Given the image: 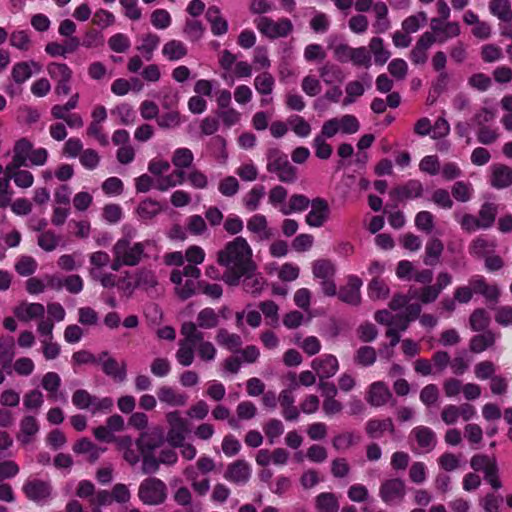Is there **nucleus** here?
Listing matches in <instances>:
<instances>
[{
	"instance_id": "obj_1",
	"label": "nucleus",
	"mask_w": 512,
	"mask_h": 512,
	"mask_svg": "<svg viewBox=\"0 0 512 512\" xmlns=\"http://www.w3.org/2000/svg\"><path fill=\"white\" fill-rule=\"evenodd\" d=\"M217 263L225 268L222 280L229 286L239 285V273L254 268L252 249L245 238L238 236L217 253Z\"/></svg>"
},
{
	"instance_id": "obj_2",
	"label": "nucleus",
	"mask_w": 512,
	"mask_h": 512,
	"mask_svg": "<svg viewBox=\"0 0 512 512\" xmlns=\"http://www.w3.org/2000/svg\"><path fill=\"white\" fill-rule=\"evenodd\" d=\"M181 334L184 338L179 341V348L175 357L180 365L188 367L194 361V349L198 341L202 339V331L197 329L194 322L188 321L182 324Z\"/></svg>"
},
{
	"instance_id": "obj_3",
	"label": "nucleus",
	"mask_w": 512,
	"mask_h": 512,
	"mask_svg": "<svg viewBox=\"0 0 512 512\" xmlns=\"http://www.w3.org/2000/svg\"><path fill=\"white\" fill-rule=\"evenodd\" d=\"M267 170L275 173L279 181L284 183H293L297 178L296 168L289 162L287 155L278 148L268 150Z\"/></svg>"
},
{
	"instance_id": "obj_4",
	"label": "nucleus",
	"mask_w": 512,
	"mask_h": 512,
	"mask_svg": "<svg viewBox=\"0 0 512 512\" xmlns=\"http://www.w3.org/2000/svg\"><path fill=\"white\" fill-rule=\"evenodd\" d=\"M138 497L145 505H160L167 499V486L158 478H146L139 485Z\"/></svg>"
},
{
	"instance_id": "obj_5",
	"label": "nucleus",
	"mask_w": 512,
	"mask_h": 512,
	"mask_svg": "<svg viewBox=\"0 0 512 512\" xmlns=\"http://www.w3.org/2000/svg\"><path fill=\"white\" fill-rule=\"evenodd\" d=\"M148 242H132L129 237L118 239L113 248L127 262V266H137L146 257L145 248Z\"/></svg>"
},
{
	"instance_id": "obj_6",
	"label": "nucleus",
	"mask_w": 512,
	"mask_h": 512,
	"mask_svg": "<svg viewBox=\"0 0 512 512\" xmlns=\"http://www.w3.org/2000/svg\"><path fill=\"white\" fill-rule=\"evenodd\" d=\"M255 25L261 34L270 39L286 37L293 30L292 22L287 18L274 21L269 17L262 16L255 20Z\"/></svg>"
},
{
	"instance_id": "obj_7",
	"label": "nucleus",
	"mask_w": 512,
	"mask_h": 512,
	"mask_svg": "<svg viewBox=\"0 0 512 512\" xmlns=\"http://www.w3.org/2000/svg\"><path fill=\"white\" fill-rule=\"evenodd\" d=\"M166 421L169 425L167 442L171 447L181 446L189 433L186 419L181 417L179 411H172L166 414Z\"/></svg>"
},
{
	"instance_id": "obj_8",
	"label": "nucleus",
	"mask_w": 512,
	"mask_h": 512,
	"mask_svg": "<svg viewBox=\"0 0 512 512\" xmlns=\"http://www.w3.org/2000/svg\"><path fill=\"white\" fill-rule=\"evenodd\" d=\"M406 495L405 482L400 478L383 481L379 488V496L388 505L399 504Z\"/></svg>"
},
{
	"instance_id": "obj_9",
	"label": "nucleus",
	"mask_w": 512,
	"mask_h": 512,
	"mask_svg": "<svg viewBox=\"0 0 512 512\" xmlns=\"http://www.w3.org/2000/svg\"><path fill=\"white\" fill-rule=\"evenodd\" d=\"M98 363L105 375L114 381L123 382L127 377V364L125 361L118 362L109 352L103 351L98 357Z\"/></svg>"
},
{
	"instance_id": "obj_10",
	"label": "nucleus",
	"mask_w": 512,
	"mask_h": 512,
	"mask_svg": "<svg viewBox=\"0 0 512 512\" xmlns=\"http://www.w3.org/2000/svg\"><path fill=\"white\" fill-rule=\"evenodd\" d=\"M362 280L355 275H350L347 279V283L344 286H341L337 296L338 298L350 305L357 307L361 304L362 297H361V287H362Z\"/></svg>"
},
{
	"instance_id": "obj_11",
	"label": "nucleus",
	"mask_w": 512,
	"mask_h": 512,
	"mask_svg": "<svg viewBox=\"0 0 512 512\" xmlns=\"http://www.w3.org/2000/svg\"><path fill=\"white\" fill-rule=\"evenodd\" d=\"M26 497L34 502L45 501L52 494V486L49 481L40 479L28 480L22 488Z\"/></svg>"
},
{
	"instance_id": "obj_12",
	"label": "nucleus",
	"mask_w": 512,
	"mask_h": 512,
	"mask_svg": "<svg viewBox=\"0 0 512 512\" xmlns=\"http://www.w3.org/2000/svg\"><path fill=\"white\" fill-rule=\"evenodd\" d=\"M164 443V433L159 427L143 432L136 441L140 453H153Z\"/></svg>"
},
{
	"instance_id": "obj_13",
	"label": "nucleus",
	"mask_w": 512,
	"mask_h": 512,
	"mask_svg": "<svg viewBox=\"0 0 512 512\" xmlns=\"http://www.w3.org/2000/svg\"><path fill=\"white\" fill-rule=\"evenodd\" d=\"M311 210L306 215V223L311 227H321L329 218L330 209L326 200L315 198L311 201Z\"/></svg>"
},
{
	"instance_id": "obj_14",
	"label": "nucleus",
	"mask_w": 512,
	"mask_h": 512,
	"mask_svg": "<svg viewBox=\"0 0 512 512\" xmlns=\"http://www.w3.org/2000/svg\"><path fill=\"white\" fill-rule=\"evenodd\" d=\"M473 293L482 295L487 302L497 303L500 297V289L497 285H490L483 276L475 275L469 279Z\"/></svg>"
},
{
	"instance_id": "obj_15",
	"label": "nucleus",
	"mask_w": 512,
	"mask_h": 512,
	"mask_svg": "<svg viewBox=\"0 0 512 512\" xmlns=\"http://www.w3.org/2000/svg\"><path fill=\"white\" fill-rule=\"evenodd\" d=\"M437 41L436 36L431 32H425L418 39L415 47L410 52V59L415 65L426 63L428 49Z\"/></svg>"
},
{
	"instance_id": "obj_16",
	"label": "nucleus",
	"mask_w": 512,
	"mask_h": 512,
	"mask_svg": "<svg viewBox=\"0 0 512 512\" xmlns=\"http://www.w3.org/2000/svg\"><path fill=\"white\" fill-rule=\"evenodd\" d=\"M311 367L316 372L320 380H323L334 376L339 369V364L334 355L327 354L322 357L315 358L311 363Z\"/></svg>"
},
{
	"instance_id": "obj_17",
	"label": "nucleus",
	"mask_w": 512,
	"mask_h": 512,
	"mask_svg": "<svg viewBox=\"0 0 512 512\" xmlns=\"http://www.w3.org/2000/svg\"><path fill=\"white\" fill-rule=\"evenodd\" d=\"M251 470L245 460H237L227 466L224 478L235 484H245L249 481Z\"/></svg>"
},
{
	"instance_id": "obj_18",
	"label": "nucleus",
	"mask_w": 512,
	"mask_h": 512,
	"mask_svg": "<svg viewBox=\"0 0 512 512\" xmlns=\"http://www.w3.org/2000/svg\"><path fill=\"white\" fill-rule=\"evenodd\" d=\"M241 279H243L242 285L244 290L252 295H259L266 284L265 278L261 273L257 272L256 263L254 264L252 271L239 273V283L241 282Z\"/></svg>"
},
{
	"instance_id": "obj_19",
	"label": "nucleus",
	"mask_w": 512,
	"mask_h": 512,
	"mask_svg": "<svg viewBox=\"0 0 512 512\" xmlns=\"http://www.w3.org/2000/svg\"><path fill=\"white\" fill-rule=\"evenodd\" d=\"M13 313L20 321L29 322L44 318L45 307L41 303L21 302L13 309Z\"/></svg>"
},
{
	"instance_id": "obj_20",
	"label": "nucleus",
	"mask_w": 512,
	"mask_h": 512,
	"mask_svg": "<svg viewBox=\"0 0 512 512\" xmlns=\"http://www.w3.org/2000/svg\"><path fill=\"white\" fill-rule=\"evenodd\" d=\"M490 184L495 189H504L512 185V167L504 164L491 166Z\"/></svg>"
},
{
	"instance_id": "obj_21",
	"label": "nucleus",
	"mask_w": 512,
	"mask_h": 512,
	"mask_svg": "<svg viewBox=\"0 0 512 512\" xmlns=\"http://www.w3.org/2000/svg\"><path fill=\"white\" fill-rule=\"evenodd\" d=\"M423 194V186L418 180H410L390 191V196L398 201L419 198Z\"/></svg>"
},
{
	"instance_id": "obj_22",
	"label": "nucleus",
	"mask_w": 512,
	"mask_h": 512,
	"mask_svg": "<svg viewBox=\"0 0 512 512\" xmlns=\"http://www.w3.org/2000/svg\"><path fill=\"white\" fill-rule=\"evenodd\" d=\"M497 334L492 330H486L483 333L474 335L469 341L471 352L479 354L495 346Z\"/></svg>"
},
{
	"instance_id": "obj_23",
	"label": "nucleus",
	"mask_w": 512,
	"mask_h": 512,
	"mask_svg": "<svg viewBox=\"0 0 512 512\" xmlns=\"http://www.w3.org/2000/svg\"><path fill=\"white\" fill-rule=\"evenodd\" d=\"M391 397L389 388L383 382H375L370 386L367 402L372 406L380 407L385 405Z\"/></svg>"
},
{
	"instance_id": "obj_24",
	"label": "nucleus",
	"mask_w": 512,
	"mask_h": 512,
	"mask_svg": "<svg viewBox=\"0 0 512 512\" xmlns=\"http://www.w3.org/2000/svg\"><path fill=\"white\" fill-rule=\"evenodd\" d=\"M412 434L414 435L418 446L424 449L425 452H430L435 448L437 438L432 429L426 426H418L412 430Z\"/></svg>"
},
{
	"instance_id": "obj_25",
	"label": "nucleus",
	"mask_w": 512,
	"mask_h": 512,
	"mask_svg": "<svg viewBox=\"0 0 512 512\" xmlns=\"http://www.w3.org/2000/svg\"><path fill=\"white\" fill-rule=\"evenodd\" d=\"M205 16L211 25V31L214 35L220 36L227 32L228 23L222 17L221 11L217 6H210L206 11Z\"/></svg>"
},
{
	"instance_id": "obj_26",
	"label": "nucleus",
	"mask_w": 512,
	"mask_h": 512,
	"mask_svg": "<svg viewBox=\"0 0 512 512\" xmlns=\"http://www.w3.org/2000/svg\"><path fill=\"white\" fill-rule=\"evenodd\" d=\"M444 251V244L438 238H430L425 246V256L423 262L428 266H435L439 263L440 257Z\"/></svg>"
},
{
	"instance_id": "obj_27",
	"label": "nucleus",
	"mask_w": 512,
	"mask_h": 512,
	"mask_svg": "<svg viewBox=\"0 0 512 512\" xmlns=\"http://www.w3.org/2000/svg\"><path fill=\"white\" fill-rule=\"evenodd\" d=\"M498 214V205L493 202H485L478 211V221L482 230L491 228Z\"/></svg>"
},
{
	"instance_id": "obj_28",
	"label": "nucleus",
	"mask_w": 512,
	"mask_h": 512,
	"mask_svg": "<svg viewBox=\"0 0 512 512\" xmlns=\"http://www.w3.org/2000/svg\"><path fill=\"white\" fill-rule=\"evenodd\" d=\"M32 68H34L36 72L40 71L41 69V67L35 61L16 63L12 68V79L17 84L24 83L32 76Z\"/></svg>"
},
{
	"instance_id": "obj_29",
	"label": "nucleus",
	"mask_w": 512,
	"mask_h": 512,
	"mask_svg": "<svg viewBox=\"0 0 512 512\" xmlns=\"http://www.w3.org/2000/svg\"><path fill=\"white\" fill-rule=\"evenodd\" d=\"M15 357V342L13 337H0V366L10 369Z\"/></svg>"
},
{
	"instance_id": "obj_30",
	"label": "nucleus",
	"mask_w": 512,
	"mask_h": 512,
	"mask_svg": "<svg viewBox=\"0 0 512 512\" xmlns=\"http://www.w3.org/2000/svg\"><path fill=\"white\" fill-rule=\"evenodd\" d=\"M365 430L369 437L380 438L387 430L393 433L394 424L391 418H386L383 420L371 419L366 423Z\"/></svg>"
},
{
	"instance_id": "obj_31",
	"label": "nucleus",
	"mask_w": 512,
	"mask_h": 512,
	"mask_svg": "<svg viewBox=\"0 0 512 512\" xmlns=\"http://www.w3.org/2000/svg\"><path fill=\"white\" fill-rule=\"evenodd\" d=\"M184 180L185 172L182 170H174L170 175L159 177L154 183V188L164 192L177 185H181Z\"/></svg>"
},
{
	"instance_id": "obj_32",
	"label": "nucleus",
	"mask_w": 512,
	"mask_h": 512,
	"mask_svg": "<svg viewBox=\"0 0 512 512\" xmlns=\"http://www.w3.org/2000/svg\"><path fill=\"white\" fill-rule=\"evenodd\" d=\"M73 451L78 454H88L89 462L94 463L95 461L98 460L101 452H103L104 449L96 446L89 439L82 438L77 443H75V445L73 446Z\"/></svg>"
},
{
	"instance_id": "obj_33",
	"label": "nucleus",
	"mask_w": 512,
	"mask_h": 512,
	"mask_svg": "<svg viewBox=\"0 0 512 512\" xmlns=\"http://www.w3.org/2000/svg\"><path fill=\"white\" fill-rule=\"evenodd\" d=\"M39 431V425L37 420L33 416H25L20 421V434L18 435V439L24 443L28 444L31 441V438L37 434Z\"/></svg>"
},
{
	"instance_id": "obj_34",
	"label": "nucleus",
	"mask_w": 512,
	"mask_h": 512,
	"mask_svg": "<svg viewBox=\"0 0 512 512\" xmlns=\"http://www.w3.org/2000/svg\"><path fill=\"white\" fill-rule=\"evenodd\" d=\"M157 396L162 403L170 406H184L186 404V396L176 393L169 386H161L157 391Z\"/></svg>"
},
{
	"instance_id": "obj_35",
	"label": "nucleus",
	"mask_w": 512,
	"mask_h": 512,
	"mask_svg": "<svg viewBox=\"0 0 512 512\" xmlns=\"http://www.w3.org/2000/svg\"><path fill=\"white\" fill-rule=\"evenodd\" d=\"M247 228L252 233L258 234L261 239H269L272 235L268 229L266 217L261 214L252 216L247 222Z\"/></svg>"
},
{
	"instance_id": "obj_36",
	"label": "nucleus",
	"mask_w": 512,
	"mask_h": 512,
	"mask_svg": "<svg viewBox=\"0 0 512 512\" xmlns=\"http://www.w3.org/2000/svg\"><path fill=\"white\" fill-rule=\"evenodd\" d=\"M453 217L460 225L461 229L466 233H473L482 229L478 221V217L473 214L455 211L453 213Z\"/></svg>"
},
{
	"instance_id": "obj_37",
	"label": "nucleus",
	"mask_w": 512,
	"mask_h": 512,
	"mask_svg": "<svg viewBox=\"0 0 512 512\" xmlns=\"http://www.w3.org/2000/svg\"><path fill=\"white\" fill-rule=\"evenodd\" d=\"M491 14L504 22L512 21V9L509 0H491L489 2Z\"/></svg>"
},
{
	"instance_id": "obj_38",
	"label": "nucleus",
	"mask_w": 512,
	"mask_h": 512,
	"mask_svg": "<svg viewBox=\"0 0 512 512\" xmlns=\"http://www.w3.org/2000/svg\"><path fill=\"white\" fill-rule=\"evenodd\" d=\"M369 50L374 56L375 64L384 65L391 56L390 51H388L383 44V39L380 37H373L369 42Z\"/></svg>"
},
{
	"instance_id": "obj_39",
	"label": "nucleus",
	"mask_w": 512,
	"mask_h": 512,
	"mask_svg": "<svg viewBox=\"0 0 512 512\" xmlns=\"http://www.w3.org/2000/svg\"><path fill=\"white\" fill-rule=\"evenodd\" d=\"M469 325L473 331L484 332L490 325V316L485 309L477 308L469 317Z\"/></svg>"
},
{
	"instance_id": "obj_40",
	"label": "nucleus",
	"mask_w": 512,
	"mask_h": 512,
	"mask_svg": "<svg viewBox=\"0 0 512 512\" xmlns=\"http://www.w3.org/2000/svg\"><path fill=\"white\" fill-rule=\"evenodd\" d=\"M315 507L319 512H337L339 503L333 493L324 492L315 498Z\"/></svg>"
},
{
	"instance_id": "obj_41",
	"label": "nucleus",
	"mask_w": 512,
	"mask_h": 512,
	"mask_svg": "<svg viewBox=\"0 0 512 512\" xmlns=\"http://www.w3.org/2000/svg\"><path fill=\"white\" fill-rule=\"evenodd\" d=\"M47 71L56 83L70 82L72 79V70L65 63L52 62L47 66Z\"/></svg>"
},
{
	"instance_id": "obj_42",
	"label": "nucleus",
	"mask_w": 512,
	"mask_h": 512,
	"mask_svg": "<svg viewBox=\"0 0 512 512\" xmlns=\"http://www.w3.org/2000/svg\"><path fill=\"white\" fill-rule=\"evenodd\" d=\"M311 204L310 200L302 194H294L290 197L289 205H281L280 211L284 215H289L293 212H302Z\"/></svg>"
},
{
	"instance_id": "obj_43",
	"label": "nucleus",
	"mask_w": 512,
	"mask_h": 512,
	"mask_svg": "<svg viewBox=\"0 0 512 512\" xmlns=\"http://www.w3.org/2000/svg\"><path fill=\"white\" fill-rule=\"evenodd\" d=\"M194 160L192 151L188 148H177L172 155V164L175 166V170H182L190 168Z\"/></svg>"
},
{
	"instance_id": "obj_44",
	"label": "nucleus",
	"mask_w": 512,
	"mask_h": 512,
	"mask_svg": "<svg viewBox=\"0 0 512 512\" xmlns=\"http://www.w3.org/2000/svg\"><path fill=\"white\" fill-rule=\"evenodd\" d=\"M494 248L495 244L493 242L480 236L471 242L469 252L477 258H485L490 252L494 251Z\"/></svg>"
},
{
	"instance_id": "obj_45",
	"label": "nucleus",
	"mask_w": 512,
	"mask_h": 512,
	"mask_svg": "<svg viewBox=\"0 0 512 512\" xmlns=\"http://www.w3.org/2000/svg\"><path fill=\"white\" fill-rule=\"evenodd\" d=\"M160 43V37L153 33H148L143 36L142 43L137 47V50L143 55L146 61L153 58V52Z\"/></svg>"
},
{
	"instance_id": "obj_46",
	"label": "nucleus",
	"mask_w": 512,
	"mask_h": 512,
	"mask_svg": "<svg viewBox=\"0 0 512 512\" xmlns=\"http://www.w3.org/2000/svg\"><path fill=\"white\" fill-rule=\"evenodd\" d=\"M162 53L171 61L179 60L186 56V46L178 40H170L163 46Z\"/></svg>"
},
{
	"instance_id": "obj_47",
	"label": "nucleus",
	"mask_w": 512,
	"mask_h": 512,
	"mask_svg": "<svg viewBox=\"0 0 512 512\" xmlns=\"http://www.w3.org/2000/svg\"><path fill=\"white\" fill-rule=\"evenodd\" d=\"M157 285L158 280L152 270L142 268L135 273L134 287H140L147 290L150 288H155Z\"/></svg>"
},
{
	"instance_id": "obj_48",
	"label": "nucleus",
	"mask_w": 512,
	"mask_h": 512,
	"mask_svg": "<svg viewBox=\"0 0 512 512\" xmlns=\"http://www.w3.org/2000/svg\"><path fill=\"white\" fill-rule=\"evenodd\" d=\"M368 296L372 300L386 299L390 289L387 284L379 277H374L368 284Z\"/></svg>"
},
{
	"instance_id": "obj_49",
	"label": "nucleus",
	"mask_w": 512,
	"mask_h": 512,
	"mask_svg": "<svg viewBox=\"0 0 512 512\" xmlns=\"http://www.w3.org/2000/svg\"><path fill=\"white\" fill-rule=\"evenodd\" d=\"M173 499L178 505L186 507V512L200 511L198 505L192 504V494L187 487L182 486L178 488L173 495Z\"/></svg>"
},
{
	"instance_id": "obj_50",
	"label": "nucleus",
	"mask_w": 512,
	"mask_h": 512,
	"mask_svg": "<svg viewBox=\"0 0 512 512\" xmlns=\"http://www.w3.org/2000/svg\"><path fill=\"white\" fill-rule=\"evenodd\" d=\"M197 328L212 329L219 324V317L212 308H204L197 315Z\"/></svg>"
},
{
	"instance_id": "obj_51",
	"label": "nucleus",
	"mask_w": 512,
	"mask_h": 512,
	"mask_svg": "<svg viewBox=\"0 0 512 512\" xmlns=\"http://www.w3.org/2000/svg\"><path fill=\"white\" fill-rule=\"evenodd\" d=\"M60 242L61 236L51 230L42 232L37 238L38 246L46 252L54 251L60 245Z\"/></svg>"
},
{
	"instance_id": "obj_52",
	"label": "nucleus",
	"mask_w": 512,
	"mask_h": 512,
	"mask_svg": "<svg viewBox=\"0 0 512 512\" xmlns=\"http://www.w3.org/2000/svg\"><path fill=\"white\" fill-rule=\"evenodd\" d=\"M161 211L160 204L152 199L143 200L137 207V214L141 219L150 220Z\"/></svg>"
},
{
	"instance_id": "obj_53",
	"label": "nucleus",
	"mask_w": 512,
	"mask_h": 512,
	"mask_svg": "<svg viewBox=\"0 0 512 512\" xmlns=\"http://www.w3.org/2000/svg\"><path fill=\"white\" fill-rule=\"evenodd\" d=\"M376 358L377 354L373 347L362 346L356 351L354 361L360 366L367 367L373 365Z\"/></svg>"
},
{
	"instance_id": "obj_54",
	"label": "nucleus",
	"mask_w": 512,
	"mask_h": 512,
	"mask_svg": "<svg viewBox=\"0 0 512 512\" xmlns=\"http://www.w3.org/2000/svg\"><path fill=\"white\" fill-rule=\"evenodd\" d=\"M37 261L27 255L21 256L15 263V271L23 277L31 276L37 269Z\"/></svg>"
},
{
	"instance_id": "obj_55",
	"label": "nucleus",
	"mask_w": 512,
	"mask_h": 512,
	"mask_svg": "<svg viewBox=\"0 0 512 512\" xmlns=\"http://www.w3.org/2000/svg\"><path fill=\"white\" fill-rule=\"evenodd\" d=\"M274 84V77L268 72L261 73L260 75L256 76L254 80L255 89L261 95L271 94Z\"/></svg>"
},
{
	"instance_id": "obj_56",
	"label": "nucleus",
	"mask_w": 512,
	"mask_h": 512,
	"mask_svg": "<svg viewBox=\"0 0 512 512\" xmlns=\"http://www.w3.org/2000/svg\"><path fill=\"white\" fill-rule=\"evenodd\" d=\"M216 340L220 345L233 350L242 345L241 337L237 334L229 333L226 329H219L216 335Z\"/></svg>"
},
{
	"instance_id": "obj_57",
	"label": "nucleus",
	"mask_w": 512,
	"mask_h": 512,
	"mask_svg": "<svg viewBox=\"0 0 512 512\" xmlns=\"http://www.w3.org/2000/svg\"><path fill=\"white\" fill-rule=\"evenodd\" d=\"M265 194L263 186L253 187L243 198V204L249 211H255L259 207L260 200Z\"/></svg>"
},
{
	"instance_id": "obj_58",
	"label": "nucleus",
	"mask_w": 512,
	"mask_h": 512,
	"mask_svg": "<svg viewBox=\"0 0 512 512\" xmlns=\"http://www.w3.org/2000/svg\"><path fill=\"white\" fill-rule=\"evenodd\" d=\"M496 369V365L492 361L484 360L474 366V374L479 380H491L496 375Z\"/></svg>"
},
{
	"instance_id": "obj_59",
	"label": "nucleus",
	"mask_w": 512,
	"mask_h": 512,
	"mask_svg": "<svg viewBox=\"0 0 512 512\" xmlns=\"http://www.w3.org/2000/svg\"><path fill=\"white\" fill-rule=\"evenodd\" d=\"M312 270L314 277L322 280L332 278L335 273L334 265L328 260L315 261Z\"/></svg>"
},
{
	"instance_id": "obj_60",
	"label": "nucleus",
	"mask_w": 512,
	"mask_h": 512,
	"mask_svg": "<svg viewBox=\"0 0 512 512\" xmlns=\"http://www.w3.org/2000/svg\"><path fill=\"white\" fill-rule=\"evenodd\" d=\"M94 396L84 389L76 390L72 395V403L79 409L90 410L92 409Z\"/></svg>"
},
{
	"instance_id": "obj_61",
	"label": "nucleus",
	"mask_w": 512,
	"mask_h": 512,
	"mask_svg": "<svg viewBox=\"0 0 512 512\" xmlns=\"http://www.w3.org/2000/svg\"><path fill=\"white\" fill-rule=\"evenodd\" d=\"M492 465H497L495 457L485 454H476L470 460V466L474 471H482L485 473Z\"/></svg>"
},
{
	"instance_id": "obj_62",
	"label": "nucleus",
	"mask_w": 512,
	"mask_h": 512,
	"mask_svg": "<svg viewBox=\"0 0 512 512\" xmlns=\"http://www.w3.org/2000/svg\"><path fill=\"white\" fill-rule=\"evenodd\" d=\"M42 387L49 392L50 398L55 399L56 393L61 385L60 376L55 372H48L42 378Z\"/></svg>"
},
{
	"instance_id": "obj_63",
	"label": "nucleus",
	"mask_w": 512,
	"mask_h": 512,
	"mask_svg": "<svg viewBox=\"0 0 512 512\" xmlns=\"http://www.w3.org/2000/svg\"><path fill=\"white\" fill-rule=\"evenodd\" d=\"M204 31L205 28L202 23L194 19H187L183 28L184 34L191 41H198L203 36Z\"/></svg>"
},
{
	"instance_id": "obj_64",
	"label": "nucleus",
	"mask_w": 512,
	"mask_h": 512,
	"mask_svg": "<svg viewBox=\"0 0 512 512\" xmlns=\"http://www.w3.org/2000/svg\"><path fill=\"white\" fill-rule=\"evenodd\" d=\"M264 432L270 444H274L275 440L284 432V425L279 419H270L264 425Z\"/></svg>"
}]
</instances>
